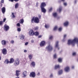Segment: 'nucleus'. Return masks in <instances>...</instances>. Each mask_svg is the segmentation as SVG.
<instances>
[{
	"label": "nucleus",
	"instance_id": "nucleus-1",
	"mask_svg": "<svg viewBox=\"0 0 78 78\" xmlns=\"http://www.w3.org/2000/svg\"><path fill=\"white\" fill-rule=\"evenodd\" d=\"M75 43H76V44H78V38L77 37L75 38L73 40H69L68 41V44L70 45L72 44L73 46L75 45Z\"/></svg>",
	"mask_w": 78,
	"mask_h": 78
},
{
	"label": "nucleus",
	"instance_id": "nucleus-2",
	"mask_svg": "<svg viewBox=\"0 0 78 78\" xmlns=\"http://www.w3.org/2000/svg\"><path fill=\"white\" fill-rule=\"evenodd\" d=\"M29 34L30 36H33L34 35L36 36H38L39 34V32L36 31L34 32V31H33L32 29L30 30L29 32Z\"/></svg>",
	"mask_w": 78,
	"mask_h": 78
},
{
	"label": "nucleus",
	"instance_id": "nucleus-3",
	"mask_svg": "<svg viewBox=\"0 0 78 78\" xmlns=\"http://www.w3.org/2000/svg\"><path fill=\"white\" fill-rule=\"evenodd\" d=\"M33 21H34L35 23H39V19L37 17H35V18L34 17H33L31 20L32 23H33Z\"/></svg>",
	"mask_w": 78,
	"mask_h": 78
},
{
	"label": "nucleus",
	"instance_id": "nucleus-4",
	"mask_svg": "<svg viewBox=\"0 0 78 78\" xmlns=\"http://www.w3.org/2000/svg\"><path fill=\"white\" fill-rule=\"evenodd\" d=\"M20 61L19 60L18 58H16L15 62L14 63V65L15 66H17L20 64Z\"/></svg>",
	"mask_w": 78,
	"mask_h": 78
},
{
	"label": "nucleus",
	"instance_id": "nucleus-5",
	"mask_svg": "<svg viewBox=\"0 0 78 78\" xmlns=\"http://www.w3.org/2000/svg\"><path fill=\"white\" fill-rule=\"evenodd\" d=\"M46 49L48 51H51L53 50V47L50 45H49L46 47Z\"/></svg>",
	"mask_w": 78,
	"mask_h": 78
},
{
	"label": "nucleus",
	"instance_id": "nucleus-6",
	"mask_svg": "<svg viewBox=\"0 0 78 78\" xmlns=\"http://www.w3.org/2000/svg\"><path fill=\"white\" fill-rule=\"evenodd\" d=\"M30 77L34 78L36 76V73L35 72H31L29 75Z\"/></svg>",
	"mask_w": 78,
	"mask_h": 78
},
{
	"label": "nucleus",
	"instance_id": "nucleus-7",
	"mask_svg": "<svg viewBox=\"0 0 78 78\" xmlns=\"http://www.w3.org/2000/svg\"><path fill=\"white\" fill-rule=\"evenodd\" d=\"M4 29L6 31H8L10 28L9 26L6 24L4 25Z\"/></svg>",
	"mask_w": 78,
	"mask_h": 78
},
{
	"label": "nucleus",
	"instance_id": "nucleus-8",
	"mask_svg": "<svg viewBox=\"0 0 78 78\" xmlns=\"http://www.w3.org/2000/svg\"><path fill=\"white\" fill-rule=\"evenodd\" d=\"M45 44V41H42L41 42L40 44V45L41 47H43L44 46Z\"/></svg>",
	"mask_w": 78,
	"mask_h": 78
},
{
	"label": "nucleus",
	"instance_id": "nucleus-9",
	"mask_svg": "<svg viewBox=\"0 0 78 78\" xmlns=\"http://www.w3.org/2000/svg\"><path fill=\"white\" fill-rule=\"evenodd\" d=\"M2 54L5 55L7 54V50L5 48H3L2 50Z\"/></svg>",
	"mask_w": 78,
	"mask_h": 78
},
{
	"label": "nucleus",
	"instance_id": "nucleus-10",
	"mask_svg": "<svg viewBox=\"0 0 78 78\" xmlns=\"http://www.w3.org/2000/svg\"><path fill=\"white\" fill-rule=\"evenodd\" d=\"M1 43L3 45H5L6 44V41L5 40H2L1 41Z\"/></svg>",
	"mask_w": 78,
	"mask_h": 78
},
{
	"label": "nucleus",
	"instance_id": "nucleus-11",
	"mask_svg": "<svg viewBox=\"0 0 78 78\" xmlns=\"http://www.w3.org/2000/svg\"><path fill=\"white\" fill-rule=\"evenodd\" d=\"M45 6H46V4L45 3V2H43L41 4L40 7L44 8L45 7Z\"/></svg>",
	"mask_w": 78,
	"mask_h": 78
},
{
	"label": "nucleus",
	"instance_id": "nucleus-12",
	"mask_svg": "<svg viewBox=\"0 0 78 78\" xmlns=\"http://www.w3.org/2000/svg\"><path fill=\"white\" fill-rule=\"evenodd\" d=\"M59 44V41H57L55 43V47L58 48V50H59V44Z\"/></svg>",
	"mask_w": 78,
	"mask_h": 78
},
{
	"label": "nucleus",
	"instance_id": "nucleus-13",
	"mask_svg": "<svg viewBox=\"0 0 78 78\" xmlns=\"http://www.w3.org/2000/svg\"><path fill=\"white\" fill-rule=\"evenodd\" d=\"M23 77H26L27 75V71H24L23 72Z\"/></svg>",
	"mask_w": 78,
	"mask_h": 78
},
{
	"label": "nucleus",
	"instance_id": "nucleus-14",
	"mask_svg": "<svg viewBox=\"0 0 78 78\" xmlns=\"http://www.w3.org/2000/svg\"><path fill=\"white\" fill-rule=\"evenodd\" d=\"M15 61V59L13 58H11L10 59L9 61V63L11 64L13 63Z\"/></svg>",
	"mask_w": 78,
	"mask_h": 78
},
{
	"label": "nucleus",
	"instance_id": "nucleus-15",
	"mask_svg": "<svg viewBox=\"0 0 78 78\" xmlns=\"http://www.w3.org/2000/svg\"><path fill=\"white\" fill-rule=\"evenodd\" d=\"M41 11L42 12L45 13L46 12V9L44 7H41Z\"/></svg>",
	"mask_w": 78,
	"mask_h": 78
},
{
	"label": "nucleus",
	"instance_id": "nucleus-16",
	"mask_svg": "<svg viewBox=\"0 0 78 78\" xmlns=\"http://www.w3.org/2000/svg\"><path fill=\"white\" fill-rule=\"evenodd\" d=\"M2 11L3 14H4L6 11L5 8V7H3L2 9Z\"/></svg>",
	"mask_w": 78,
	"mask_h": 78
},
{
	"label": "nucleus",
	"instance_id": "nucleus-17",
	"mask_svg": "<svg viewBox=\"0 0 78 78\" xmlns=\"http://www.w3.org/2000/svg\"><path fill=\"white\" fill-rule=\"evenodd\" d=\"M69 66H66L64 69L65 70L66 72H68L69 71Z\"/></svg>",
	"mask_w": 78,
	"mask_h": 78
},
{
	"label": "nucleus",
	"instance_id": "nucleus-18",
	"mask_svg": "<svg viewBox=\"0 0 78 78\" xmlns=\"http://www.w3.org/2000/svg\"><path fill=\"white\" fill-rule=\"evenodd\" d=\"M20 71L16 70V75L17 76H18L20 74Z\"/></svg>",
	"mask_w": 78,
	"mask_h": 78
},
{
	"label": "nucleus",
	"instance_id": "nucleus-19",
	"mask_svg": "<svg viewBox=\"0 0 78 78\" xmlns=\"http://www.w3.org/2000/svg\"><path fill=\"white\" fill-rule=\"evenodd\" d=\"M69 22L68 21L65 22L64 23V26L65 27H67L68 25Z\"/></svg>",
	"mask_w": 78,
	"mask_h": 78
},
{
	"label": "nucleus",
	"instance_id": "nucleus-20",
	"mask_svg": "<svg viewBox=\"0 0 78 78\" xmlns=\"http://www.w3.org/2000/svg\"><path fill=\"white\" fill-rule=\"evenodd\" d=\"M62 9V6H60V7L59 8L57 9V11H59V12L60 13Z\"/></svg>",
	"mask_w": 78,
	"mask_h": 78
},
{
	"label": "nucleus",
	"instance_id": "nucleus-21",
	"mask_svg": "<svg viewBox=\"0 0 78 78\" xmlns=\"http://www.w3.org/2000/svg\"><path fill=\"white\" fill-rule=\"evenodd\" d=\"M20 39L22 40H23L25 39V36L24 35L21 34V37L20 38Z\"/></svg>",
	"mask_w": 78,
	"mask_h": 78
},
{
	"label": "nucleus",
	"instance_id": "nucleus-22",
	"mask_svg": "<svg viewBox=\"0 0 78 78\" xmlns=\"http://www.w3.org/2000/svg\"><path fill=\"white\" fill-rule=\"evenodd\" d=\"M31 65L32 66L34 67L35 66V62H32L31 63Z\"/></svg>",
	"mask_w": 78,
	"mask_h": 78
},
{
	"label": "nucleus",
	"instance_id": "nucleus-23",
	"mask_svg": "<svg viewBox=\"0 0 78 78\" xmlns=\"http://www.w3.org/2000/svg\"><path fill=\"white\" fill-rule=\"evenodd\" d=\"M19 4L18 3H16L15 6V8L17 9L19 8Z\"/></svg>",
	"mask_w": 78,
	"mask_h": 78
},
{
	"label": "nucleus",
	"instance_id": "nucleus-24",
	"mask_svg": "<svg viewBox=\"0 0 78 78\" xmlns=\"http://www.w3.org/2000/svg\"><path fill=\"white\" fill-rule=\"evenodd\" d=\"M6 64H9V60L8 59H5L4 63H6Z\"/></svg>",
	"mask_w": 78,
	"mask_h": 78
},
{
	"label": "nucleus",
	"instance_id": "nucleus-25",
	"mask_svg": "<svg viewBox=\"0 0 78 78\" xmlns=\"http://www.w3.org/2000/svg\"><path fill=\"white\" fill-rule=\"evenodd\" d=\"M53 15L54 17H56L57 16V13L56 12L53 13Z\"/></svg>",
	"mask_w": 78,
	"mask_h": 78
},
{
	"label": "nucleus",
	"instance_id": "nucleus-26",
	"mask_svg": "<svg viewBox=\"0 0 78 78\" xmlns=\"http://www.w3.org/2000/svg\"><path fill=\"white\" fill-rule=\"evenodd\" d=\"M20 23L21 24H23L24 23V20L23 19H21L20 21Z\"/></svg>",
	"mask_w": 78,
	"mask_h": 78
},
{
	"label": "nucleus",
	"instance_id": "nucleus-27",
	"mask_svg": "<svg viewBox=\"0 0 78 78\" xmlns=\"http://www.w3.org/2000/svg\"><path fill=\"white\" fill-rule=\"evenodd\" d=\"M33 56V55H31V54H30V55H29V58L30 59H32V57Z\"/></svg>",
	"mask_w": 78,
	"mask_h": 78
},
{
	"label": "nucleus",
	"instance_id": "nucleus-28",
	"mask_svg": "<svg viewBox=\"0 0 78 78\" xmlns=\"http://www.w3.org/2000/svg\"><path fill=\"white\" fill-rule=\"evenodd\" d=\"M59 65H55V69H57L59 68Z\"/></svg>",
	"mask_w": 78,
	"mask_h": 78
},
{
	"label": "nucleus",
	"instance_id": "nucleus-29",
	"mask_svg": "<svg viewBox=\"0 0 78 78\" xmlns=\"http://www.w3.org/2000/svg\"><path fill=\"white\" fill-rule=\"evenodd\" d=\"M62 70H60L58 71V73L59 75L62 74Z\"/></svg>",
	"mask_w": 78,
	"mask_h": 78
},
{
	"label": "nucleus",
	"instance_id": "nucleus-30",
	"mask_svg": "<svg viewBox=\"0 0 78 78\" xmlns=\"http://www.w3.org/2000/svg\"><path fill=\"white\" fill-rule=\"evenodd\" d=\"M66 34L64 35V38L62 40V41L63 42H64L65 41V38L66 37Z\"/></svg>",
	"mask_w": 78,
	"mask_h": 78
},
{
	"label": "nucleus",
	"instance_id": "nucleus-31",
	"mask_svg": "<svg viewBox=\"0 0 78 78\" xmlns=\"http://www.w3.org/2000/svg\"><path fill=\"white\" fill-rule=\"evenodd\" d=\"M12 17L13 18H14L16 17V16H15L14 14V13L13 12L12 13Z\"/></svg>",
	"mask_w": 78,
	"mask_h": 78
},
{
	"label": "nucleus",
	"instance_id": "nucleus-32",
	"mask_svg": "<svg viewBox=\"0 0 78 78\" xmlns=\"http://www.w3.org/2000/svg\"><path fill=\"white\" fill-rule=\"evenodd\" d=\"M58 61L59 62H62V58H59L58 59Z\"/></svg>",
	"mask_w": 78,
	"mask_h": 78
},
{
	"label": "nucleus",
	"instance_id": "nucleus-33",
	"mask_svg": "<svg viewBox=\"0 0 78 78\" xmlns=\"http://www.w3.org/2000/svg\"><path fill=\"white\" fill-rule=\"evenodd\" d=\"M53 57L54 58H56V57H57V55H56V54H55L53 55Z\"/></svg>",
	"mask_w": 78,
	"mask_h": 78
},
{
	"label": "nucleus",
	"instance_id": "nucleus-34",
	"mask_svg": "<svg viewBox=\"0 0 78 78\" xmlns=\"http://www.w3.org/2000/svg\"><path fill=\"white\" fill-rule=\"evenodd\" d=\"M39 29V27H36L34 28V29L35 30H37Z\"/></svg>",
	"mask_w": 78,
	"mask_h": 78
},
{
	"label": "nucleus",
	"instance_id": "nucleus-35",
	"mask_svg": "<svg viewBox=\"0 0 78 78\" xmlns=\"http://www.w3.org/2000/svg\"><path fill=\"white\" fill-rule=\"evenodd\" d=\"M3 24V21H0V25H2Z\"/></svg>",
	"mask_w": 78,
	"mask_h": 78
},
{
	"label": "nucleus",
	"instance_id": "nucleus-36",
	"mask_svg": "<svg viewBox=\"0 0 78 78\" xmlns=\"http://www.w3.org/2000/svg\"><path fill=\"white\" fill-rule=\"evenodd\" d=\"M21 31V29L20 28H17V31L19 32H20Z\"/></svg>",
	"mask_w": 78,
	"mask_h": 78
},
{
	"label": "nucleus",
	"instance_id": "nucleus-37",
	"mask_svg": "<svg viewBox=\"0 0 78 78\" xmlns=\"http://www.w3.org/2000/svg\"><path fill=\"white\" fill-rule=\"evenodd\" d=\"M57 29V26H55L54 27V30H56Z\"/></svg>",
	"mask_w": 78,
	"mask_h": 78
},
{
	"label": "nucleus",
	"instance_id": "nucleus-38",
	"mask_svg": "<svg viewBox=\"0 0 78 78\" xmlns=\"http://www.w3.org/2000/svg\"><path fill=\"white\" fill-rule=\"evenodd\" d=\"M45 27L46 28V29H47L48 28V26L45 24Z\"/></svg>",
	"mask_w": 78,
	"mask_h": 78
},
{
	"label": "nucleus",
	"instance_id": "nucleus-39",
	"mask_svg": "<svg viewBox=\"0 0 78 78\" xmlns=\"http://www.w3.org/2000/svg\"><path fill=\"white\" fill-rule=\"evenodd\" d=\"M16 26L18 27H20V24L19 23H18L17 24H16Z\"/></svg>",
	"mask_w": 78,
	"mask_h": 78
},
{
	"label": "nucleus",
	"instance_id": "nucleus-40",
	"mask_svg": "<svg viewBox=\"0 0 78 78\" xmlns=\"http://www.w3.org/2000/svg\"><path fill=\"white\" fill-rule=\"evenodd\" d=\"M62 27H60L58 29V30L59 31H62Z\"/></svg>",
	"mask_w": 78,
	"mask_h": 78
},
{
	"label": "nucleus",
	"instance_id": "nucleus-41",
	"mask_svg": "<svg viewBox=\"0 0 78 78\" xmlns=\"http://www.w3.org/2000/svg\"><path fill=\"white\" fill-rule=\"evenodd\" d=\"M76 55V52H73V56H75V55Z\"/></svg>",
	"mask_w": 78,
	"mask_h": 78
},
{
	"label": "nucleus",
	"instance_id": "nucleus-42",
	"mask_svg": "<svg viewBox=\"0 0 78 78\" xmlns=\"http://www.w3.org/2000/svg\"><path fill=\"white\" fill-rule=\"evenodd\" d=\"M53 38V36H51L50 37H49V39L51 40Z\"/></svg>",
	"mask_w": 78,
	"mask_h": 78
},
{
	"label": "nucleus",
	"instance_id": "nucleus-43",
	"mask_svg": "<svg viewBox=\"0 0 78 78\" xmlns=\"http://www.w3.org/2000/svg\"><path fill=\"white\" fill-rule=\"evenodd\" d=\"M52 10V8L51 7L49 9V12H51Z\"/></svg>",
	"mask_w": 78,
	"mask_h": 78
},
{
	"label": "nucleus",
	"instance_id": "nucleus-44",
	"mask_svg": "<svg viewBox=\"0 0 78 78\" xmlns=\"http://www.w3.org/2000/svg\"><path fill=\"white\" fill-rule=\"evenodd\" d=\"M4 0H1V3H4Z\"/></svg>",
	"mask_w": 78,
	"mask_h": 78
},
{
	"label": "nucleus",
	"instance_id": "nucleus-45",
	"mask_svg": "<svg viewBox=\"0 0 78 78\" xmlns=\"http://www.w3.org/2000/svg\"><path fill=\"white\" fill-rule=\"evenodd\" d=\"M65 0H60V1H58V2H59V3H60V2H61V1H62V2H64Z\"/></svg>",
	"mask_w": 78,
	"mask_h": 78
},
{
	"label": "nucleus",
	"instance_id": "nucleus-46",
	"mask_svg": "<svg viewBox=\"0 0 78 78\" xmlns=\"http://www.w3.org/2000/svg\"><path fill=\"white\" fill-rule=\"evenodd\" d=\"M11 43H12V44H14V41L13 40H12L11 42Z\"/></svg>",
	"mask_w": 78,
	"mask_h": 78
},
{
	"label": "nucleus",
	"instance_id": "nucleus-47",
	"mask_svg": "<svg viewBox=\"0 0 78 78\" xmlns=\"http://www.w3.org/2000/svg\"><path fill=\"white\" fill-rule=\"evenodd\" d=\"M28 44H29V43L28 42H27L26 43H25V45L26 46H27V45Z\"/></svg>",
	"mask_w": 78,
	"mask_h": 78
},
{
	"label": "nucleus",
	"instance_id": "nucleus-48",
	"mask_svg": "<svg viewBox=\"0 0 78 78\" xmlns=\"http://www.w3.org/2000/svg\"><path fill=\"white\" fill-rule=\"evenodd\" d=\"M38 16L39 18V19H41V15L40 14H38Z\"/></svg>",
	"mask_w": 78,
	"mask_h": 78
},
{
	"label": "nucleus",
	"instance_id": "nucleus-49",
	"mask_svg": "<svg viewBox=\"0 0 78 78\" xmlns=\"http://www.w3.org/2000/svg\"><path fill=\"white\" fill-rule=\"evenodd\" d=\"M38 4H39V3H38V2H37V3H36V7H37V6H38Z\"/></svg>",
	"mask_w": 78,
	"mask_h": 78
},
{
	"label": "nucleus",
	"instance_id": "nucleus-50",
	"mask_svg": "<svg viewBox=\"0 0 78 78\" xmlns=\"http://www.w3.org/2000/svg\"><path fill=\"white\" fill-rule=\"evenodd\" d=\"M37 75L38 76H39L40 75V73H39V72H38L37 73Z\"/></svg>",
	"mask_w": 78,
	"mask_h": 78
},
{
	"label": "nucleus",
	"instance_id": "nucleus-51",
	"mask_svg": "<svg viewBox=\"0 0 78 78\" xmlns=\"http://www.w3.org/2000/svg\"><path fill=\"white\" fill-rule=\"evenodd\" d=\"M53 75L52 74H51L50 76V77L51 78L52 77H53Z\"/></svg>",
	"mask_w": 78,
	"mask_h": 78
},
{
	"label": "nucleus",
	"instance_id": "nucleus-52",
	"mask_svg": "<svg viewBox=\"0 0 78 78\" xmlns=\"http://www.w3.org/2000/svg\"><path fill=\"white\" fill-rule=\"evenodd\" d=\"M6 18H5L3 19V22H5V21H6Z\"/></svg>",
	"mask_w": 78,
	"mask_h": 78
},
{
	"label": "nucleus",
	"instance_id": "nucleus-53",
	"mask_svg": "<svg viewBox=\"0 0 78 78\" xmlns=\"http://www.w3.org/2000/svg\"><path fill=\"white\" fill-rule=\"evenodd\" d=\"M64 6H66L67 5V3H64Z\"/></svg>",
	"mask_w": 78,
	"mask_h": 78
},
{
	"label": "nucleus",
	"instance_id": "nucleus-54",
	"mask_svg": "<svg viewBox=\"0 0 78 78\" xmlns=\"http://www.w3.org/2000/svg\"><path fill=\"white\" fill-rule=\"evenodd\" d=\"M41 37H42V36L41 35H39L38 37V38H41Z\"/></svg>",
	"mask_w": 78,
	"mask_h": 78
},
{
	"label": "nucleus",
	"instance_id": "nucleus-55",
	"mask_svg": "<svg viewBox=\"0 0 78 78\" xmlns=\"http://www.w3.org/2000/svg\"><path fill=\"white\" fill-rule=\"evenodd\" d=\"M9 1H10L11 2H13L14 1V0H9Z\"/></svg>",
	"mask_w": 78,
	"mask_h": 78
},
{
	"label": "nucleus",
	"instance_id": "nucleus-56",
	"mask_svg": "<svg viewBox=\"0 0 78 78\" xmlns=\"http://www.w3.org/2000/svg\"><path fill=\"white\" fill-rule=\"evenodd\" d=\"M31 42L32 43H34V40H32V41H31Z\"/></svg>",
	"mask_w": 78,
	"mask_h": 78
},
{
	"label": "nucleus",
	"instance_id": "nucleus-57",
	"mask_svg": "<svg viewBox=\"0 0 78 78\" xmlns=\"http://www.w3.org/2000/svg\"><path fill=\"white\" fill-rule=\"evenodd\" d=\"M24 52L25 53H26V52H27V50H25L24 51Z\"/></svg>",
	"mask_w": 78,
	"mask_h": 78
},
{
	"label": "nucleus",
	"instance_id": "nucleus-58",
	"mask_svg": "<svg viewBox=\"0 0 78 78\" xmlns=\"http://www.w3.org/2000/svg\"><path fill=\"white\" fill-rule=\"evenodd\" d=\"M14 1L16 2H18L19 1V0H14Z\"/></svg>",
	"mask_w": 78,
	"mask_h": 78
},
{
	"label": "nucleus",
	"instance_id": "nucleus-59",
	"mask_svg": "<svg viewBox=\"0 0 78 78\" xmlns=\"http://www.w3.org/2000/svg\"><path fill=\"white\" fill-rule=\"evenodd\" d=\"M74 68V66H72V69H73Z\"/></svg>",
	"mask_w": 78,
	"mask_h": 78
},
{
	"label": "nucleus",
	"instance_id": "nucleus-60",
	"mask_svg": "<svg viewBox=\"0 0 78 78\" xmlns=\"http://www.w3.org/2000/svg\"><path fill=\"white\" fill-rule=\"evenodd\" d=\"M1 59H2V56H0V61L1 60Z\"/></svg>",
	"mask_w": 78,
	"mask_h": 78
},
{
	"label": "nucleus",
	"instance_id": "nucleus-61",
	"mask_svg": "<svg viewBox=\"0 0 78 78\" xmlns=\"http://www.w3.org/2000/svg\"><path fill=\"white\" fill-rule=\"evenodd\" d=\"M76 0H75V3H76Z\"/></svg>",
	"mask_w": 78,
	"mask_h": 78
},
{
	"label": "nucleus",
	"instance_id": "nucleus-62",
	"mask_svg": "<svg viewBox=\"0 0 78 78\" xmlns=\"http://www.w3.org/2000/svg\"><path fill=\"white\" fill-rule=\"evenodd\" d=\"M16 78H20L19 77H18V76H17V77H16Z\"/></svg>",
	"mask_w": 78,
	"mask_h": 78
},
{
	"label": "nucleus",
	"instance_id": "nucleus-63",
	"mask_svg": "<svg viewBox=\"0 0 78 78\" xmlns=\"http://www.w3.org/2000/svg\"><path fill=\"white\" fill-rule=\"evenodd\" d=\"M77 61L78 62V58L77 59Z\"/></svg>",
	"mask_w": 78,
	"mask_h": 78
},
{
	"label": "nucleus",
	"instance_id": "nucleus-64",
	"mask_svg": "<svg viewBox=\"0 0 78 78\" xmlns=\"http://www.w3.org/2000/svg\"><path fill=\"white\" fill-rule=\"evenodd\" d=\"M54 51H55V50H54Z\"/></svg>",
	"mask_w": 78,
	"mask_h": 78
}]
</instances>
